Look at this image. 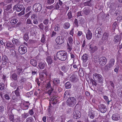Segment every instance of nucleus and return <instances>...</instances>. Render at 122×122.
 <instances>
[{"mask_svg":"<svg viewBox=\"0 0 122 122\" xmlns=\"http://www.w3.org/2000/svg\"><path fill=\"white\" fill-rule=\"evenodd\" d=\"M11 4H10L5 6L4 8V10H5L6 11H8L10 10L11 8Z\"/></svg>","mask_w":122,"mask_h":122,"instance_id":"obj_39","label":"nucleus"},{"mask_svg":"<svg viewBox=\"0 0 122 122\" xmlns=\"http://www.w3.org/2000/svg\"><path fill=\"white\" fill-rule=\"evenodd\" d=\"M115 62V60L113 58L111 59L109 62V64L111 67H112L114 65Z\"/></svg>","mask_w":122,"mask_h":122,"instance_id":"obj_38","label":"nucleus"},{"mask_svg":"<svg viewBox=\"0 0 122 122\" xmlns=\"http://www.w3.org/2000/svg\"><path fill=\"white\" fill-rule=\"evenodd\" d=\"M111 67H112L110 66L109 64H107L105 66L104 69L106 71L108 70Z\"/></svg>","mask_w":122,"mask_h":122,"instance_id":"obj_51","label":"nucleus"},{"mask_svg":"<svg viewBox=\"0 0 122 122\" xmlns=\"http://www.w3.org/2000/svg\"><path fill=\"white\" fill-rule=\"evenodd\" d=\"M76 102V98L73 97H71L67 100L66 101V104L69 106L73 107L74 106Z\"/></svg>","mask_w":122,"mask_h":122,"instance_id":"obj_2","label":"nucleus"},{"mask_svg":"<svg viewBox=\"0 0 122 122\" xmlns=\"http://www.w3.org/2000/svg\"><path fill=\"white\" fill-rule=\"evenodd\" d=\"M88 55L86 53L84 54L82 56L81 58L83 62H86L88 60Z\"/></svg>","mask_w":122,"mask_h":122,"instance_id":"obj_26","label":"nucleus"},{"mask_svg":"<svg viewBox=\"0 0 122 122\" xmlns=\"http://www.w3.org/2000/svg\"><path fill=\"white\" fill-rule=\"evenodd\" d=\"M13 9L17 12H20L22 10H25V8L22 5L17 4L14 6Z\"/></svg>","mask_w":122,"mask_h":122,"instance_id":"obj_5","label":"nucleus"},{"mask_svg":"<svg viewBox=\"0 0 122 122\" xmlns=\"http://www.w3.org/2000/svg\"><path fill=\"white\" fill-rule=\"evenodd\" d=\"M20 90L19 87H18L16 89L15 91V94L16 96V97L17 98V99H20Z\"/></svg>","mask_w":122,"mask_h":122,"instance_id":"obj_21","label":"nucleus"},{"mask_svg":"<svg viewBox=\"0 0 122 122\" xmlns=\"http://www.w3.org/2000/svg\"><path fill=\"white\" fill-rule=\"evenodd\" d=\"M18 51L19 53L21 55L24 54L27 51V47L24 45L20 46L19 47Z\"/></svg>","mask_w":122,"mask_h":122,"instance_id":"obj_7","label":"nucleus"},{"mask_svg":"<svg viewBox=\"0 0 122 122\" xmlns=\"http://www.w3.org/2000/svg\"><path fill=\"white\" fill-rule=\"evenodd\" d=\"M38 26L41 30H44V25L42 23H41L40 25H38Z\"/></svg>","mask_w":122,"mask_h":122,"instance_id":"obj_56","label":"nucleus"},{"mask_svg":"<svg viewBox=\"0 0 122 122\" xmlns=\"http://www.w3.org/2000/svg\"><path fill=\"white\" fill-rule=\"evenodd\" d=\"M56 41L57 44L59 45L62 44L64 43L65 40L63 37L61 36H58L57 37L56 39Z\"/></svg>","mask_w":122,"mask_h":122,"instance_id":"obj_12","label":"nucleus"},{"mask_svg":"<svg viewBox=\"0 0 122 122\" xmlns=\"http://www.w3.org/2000/svg\"><path fill=\"white\" fill-rule=\"evenodd\" d=\"M73 114L74 118L76 119L80 118L81 116V113L79 111H78L74 112Z\"/></svg>","mask_w":122,"mask_h":122,"instance_id":"obj_17","label":"nucleus"},{"mask_svg":"<svg viewBox=\"0 0 122 122\" xmlns=\"http://www.w3.org/2000/svg\"><path fill=\"white\" fill-rule=\"evenodd\" d=\"M26 81V79L23 77H22L21 78L19 82L20 83H24V82Z\"/></svg>","mask_w":122,"mask_h":122,"instance_id":"obj_57","label":"nucleus"},{"mask_svg":"<svg viewBox=\"0 0 122 122\" xmlns=\"http://www.w3.org/2000/svg\"><path fill=\"white\" fill-rule=\"evenodd\" d=\"M45 36L44 34L42 35L41 41V42L44 43L45 42Z\"/></svg>","mask_w":122,"mask_h":122,"instance_id":"obj_60","label":"nucleus"},{"mask_svg":"<svg viewBox=\"0 0 122 122\" xmlns=\"http://www.w3.org/2000/svg\"><path fill=\"white\" fill-rule=\"evenodd\" d=\"M70 26V24L68 22L65 23L63 25L64 28L66 29H67L69 28Z\"/></svg>","mask_w":122,"mask_h":122,"instance_id":"obj_40","label":"nucleus"},{"mask_svg":"<svg viewBox=\"0 0 122 122\" xmlns=\"http://www.w3.org/2000/svg\"><path fill=\"white\" fill-rule=\"evenodd\" d=\"M60 29V25L59 24H57L55 25L54 29L55 31H58Z\"/></svg>","mask_w":122,"mask_h":122,"instance_id":"obj_48","label":"nucleus"},{"mask_svg":"<svg viewBox=\"0 0 122 122\" xmlns=\"http://www.w3.org/2000/svg\"><path fill=\"white\" fill-rule=\"evenodd\" d=\"M78 80L77 76L75 74L72 75L70 78V80L71 82H76Z\"/></svg>","mask_w":122,"mask_h":122,"instance_id":"obj_14","label":"nucleus"},{"mask_svg":"<svg viewBox=\"0 0 122 122\" xmlns=\"http://www.w3.org/2000/svg\"><path fill=\"white\" fill-rule=\"evenodd\" d=\"M69 94L70 93L66 91L64 95V99H66L68 98H69L70 96Z\"/></svg>","mask_w":122,"mask_h":122,"instance_id":"obj_34","label":"nucleus"},{"mask_svg":"<svg viewBox=\"0 0 122 122\" xmlns=\"http://www.w3.org/2000/svg\"><path fill=\"white\" fill-rule=\"evenodd\" d=\"M22 70L21 67L20 66H18L16 67V69L15 71H16L18 75H20V73L21 74L22 73Z\"/></svg>","mask_w":122,"mask_h":122,"instance_id":"obj_25","label":"nucleus"},{"mask_svg":"<svg viewBox=\"0 0 122 122\" xmlns=\"http://www.w3.org/2000/svg\"><path fill=\"white\" fill-rule=\"evenodd\" d=\"M115 68L114 69V71L116 72L117 74L118 73V71L119 69V66L118 65L115 66Z\"/></svg>","mask_w":122,"mask_h":122,"instance_id":"obj_54","label":"nucleus"},{"mask_svg":"<svg viewBox=\"0 0 122 122\" xmlns=\"http://www.w3.org/2000/svg\"><path fill=\"white\" fill-rule=\"evenodd\" d=\"M68 40L69 43L67 42V49L69 50L68 51L70 52L72 49V46L73 40L71 36L70 37L68 38Z\"/></svg>","mask_w":122,"mask_h":122,"instance_id":"obj_8","label":"nucleus"},{"mask_svg":"<svg viewBox=\"0 0 122 122\" xmlns=\"http://www.w3.org/2000/svg\"><path fill=\"white\" fill-rule=\"evenodd\" d=\"M92 0H90L84 3L83 4L84 6H92V4L91 3V1Z\"/></svg>","mask_w":122,"mask_h":122,"instance_id":"obj_37","label":"nucleus"},{"mask_svg":"<svg viewBox=\"0 0 122 122\" xmlns=\"http://www.w3.org/2000/svg\"><path fill=\"white\" fill-rule=\"evenodd\" d=\"M93 79L97 81V82L101 84L103 82V79L101 75L95 73L93 74Z\"/></svg>","mask_w":122,"mask_h":122,"instance_id":"obj_3","label":"nucleus"},{"mask_svg":"<svg viewBox=\"0 0 122 122\" xmlns=\"http://www.w3.org/2000/svg\"><path fill=\"white\" fill-rule=\"evenodd\" d=\"M69 12L67 14V15L68 16V19H71L72 17V13L71 11L70 10L68 11Z\"/></svg>","mask_w":122,"mask_h":122,"instance_id":"obj_42","label":"nucleus"},{"mask_svg":"<svg viewBox=\"0 0 122 122\" xmlns=\"http://www.w3.org/2000/svg\"><path fill=\"white\" fill-rule=\"evenodd\" d=\"M17 21L18 20L16 19H13L11 20L10 23L12 25H13L16 24Z\"/></svg>","mask_w":122,"mask_h":122,"instance_id":"obj_41","label":"nucleus"},{"mask_svg":"<svg viewBox=\"0 0 122 122\" xmlns=\"http://www.w3.org/2000/svg\"><path fill=\"white\" fill-rule=\"evenodd\" d=\"M79 74L81 77H83L84 75V72L82 69H80L79 70Z\"/></svg>","mask_w":122,"mask_h":122,"instance_id":"obj_49","label":"nucleus"},{"mask_svg":"<svg viewBox=\"0 0 122 122\" xmlns=\"http://www.w3.org/2000/svg\"><path fill=\"white\" fill-rule=\"evenodd\" d=\"M117 22L115 21L112 25V30L114 32L115 29H117L118 28V25H117Z\"/></svg>","mask_w":122,"mask_h":122,"instance_id":"obj_29","label":"nucleus"},{"mask_svg":"<svg viewBox=\"0 0 122 122\" xmlns=\"http://www.w3.org/2000/svg\"><path fill=\"white\" fill-rule=\"evenodd\" d=\"M116 3V2L114 0L110 1L108 5H110V8L111 9L114 11L116 9L117 6V5Z\"/></svg>","mask_w":122,"mask_h":122,"instance_id":"obj_10","label":"nucleus"},{"mask_svg":"<svg viewBox=\"0 0 122 122\" xmlns=\"http://www.w3.org/2000/svg\"><path fill=\"white\" fill-rule=\"evenodd\" d=\"M89 46L90 47V52L92 53L95 52L98 49L97 47L93 43H90L89 44Z\"/></svg>","mask_w":122,"mask_h":122,"instance_id":"obj_9","label":"nucleus"},{"mask_svg":"<svg viewBox=\"0 0 122 122\" xmlns=\"http://www.w3.org/2000/svg\"><path fill=\"white\" fill-rule=\"evenodd\" d=\"M99 110L102 113H105L107 111L106 106L103 104H100L98 106Z\"/></svg>","mask_w":122,"mask_h":122,"instance_id":"obj_15","label":"nucleus"},{"mask_svg":"<svg viewBox=\"0 0 122 122\" xmlns=\"http://www.w3.org/2000/svg\"><path fill=\"white\" fill-rule=\"evenodd\" d=\"M118 95L120 97H122V90L121 88H119L117 90V92Z\"/></svg>","mask_w":122,"mask_h":122,"instance_id":"obj_46","label":"nucleus"},{"mask_svg":"<svg viewBox=\"0 0 122 122\" xmlns=\"http://www.w3.org/2000/svg\"><path fill=\"white\" fill-rule=\"evenodd\" d=\"M46 60L48 64L49 65V67H50V68L51 67V64L53 62L52 59L51 57L49 56L47 57Z\"/></svg>","mask_w":122,"mask_h":122,"instance_id":"obj_27","label":"nucleus"},{"mask_svg":"<svg viewBox=\"0 0 122 122\" xmlns=\"http://www.w3.org/2000/svg\"><path fill=\"white\" fill-rule=\"evenodd\" d=\"M90 81L92 82V85H94L95 86L97 85V83L96 82L97 81H96L94 79L93 80V79H91Z\"/></svg>","mask_w":122,"mask_h":122,"instance_id":"obj_50","label":"nucleus"},{"mask_svg":"<svg viewBox=\"0 0 122 122\" xmlns=\"http://www.w3.org/2000/svg\"><path fill=\"white\" fill-rule=\"evenodd\" d=\"M30 64L36 67L37 66V61L33 59H32L30 60Z\"/></svg>","mask_w":122,"mask_h":122,"instance_id":"obj_31","label":"nucleus"},{"mask_svg":"<svg viewBox=\"0 0 122 122\" xmlns=\"http://www.w3.org/2000/svg\"><path fill=\"white\" fill-rule=\"evenodd\" d=\"M53 82L54 84L55 85H57L60 83V80L58 79L57 78H55L54 79Z\"/></svg>","mask_w":122,"mask_h":122,"instance_id":"obj_43","label":"nucleus"},{"mask_svg":"<svg viewBox=\"0 0 122 122\" xmlns=\"http://www.w3.org/2000/svg\"><path fill=\"white\" fill-rule=\"evenodd\" d=\"M5 88V85L2 83H0V90H2Z\"/></svg>","mask_w":122,"mask_h":122,"instance_id":"obj_53","label":"nucleus"},{"mask_svg":"<svg viewBox=\"0 0 122 122\" xmlns=\"http://www.w3.org/2000/svg\"><path fill=\"white\" fill-rule=\"evenodd\" d=\"M112 119L114 121H118L120 119V117L118 114H114L113 115L112 117Z\"/></svg>","mask_w":122,"mask_h":122,"instance_id":"obj_22","label":"nucleus"},{"mask_svg":"<svg viewBox=\"0 0 122 122\" xmlns=\"http://www.w3.org/2000/svg\"><path fill=\"white\" fill-rule=\"evenodd\" d=\"M56 56L57 58L60 60L65 61L67 58V53L64 51H60L57 52Z\"/></svg>","mask_w":122,"mask_h":122,"instance_id":"obj_1","label":"nucleus"},{"mask_svg":"<svg viewBox=\"0 0 122 122\" xmlns=\"http://www.w3.org/2000/svg\"><path fill=\"white\" fill-rule=\"evenodd\" d=\"M9 118L12 121L14 122V116L13 115H10L9 116Z\"/></svg>","mask_w":122,"mask_h":122,"instance_id":"obj_64","label":"nucleus"},{"mask_svg":"<svg viewBox=\"0 0 122 122\" xmlns=\"http://www.w3.org/2000/svg\"><path fill=\"white\" fill-rule=\"evenodd\" d=\"M37 17V15L35 14H32L31 16V18L32 19H35Z\"/></svg>","mask_w":122,"mask_h":122,"instance_id":"obj_58","label":"nucleus"},{"mask_svg":"<svg viewBox=\"0 0 122 122\" xmlns=\"http://www.w3.org/2000/svg\"><path fill=\"white\" fill-rule=\"evenodd\" d=\"M11 55L13 57L15 56L16 55L15 51L14 50H11Z\"/></svg>","mask_w":122,"mask_h":122,"instance_id":"obj_62","label":"nucleus"},{"mask_svg":"<svg viewBox=\"0 0 122 122\" xmlns=\"http://www.w3.org/2000/svg\"><path fill=\"white\" fill-rule=\"evenodd\" d=\"M81 25H83L85 23V20L83 19H81L79 21Z\"/></svg>","mask_w":122,"mask_h":122,"instance_id":"obj_59","label":"nucleus"},{"mask_svg":"<svg viewBox=\"0 0 122 122\" xmlns=\"http://www.w3.org/2000/svg\"><path fill=\"white\" fill-rule=\"evenodd\" d=\"M65 88L66 89L70 88L71 86V83L69 81L66 82L65 84Z\"/></svg>","mask_w":122,"mask_h":122,"instance_id":"obj_33","label":"nucleus"},{"mask_svg":"<svg viewBox=\"0 0 122 122\" xmlns=\"http://www.w3.org/2000/svg\"><path fill=\"white\" fill-rule=\"evenodd\" d=\"M42 9L41 5L39 3H36L33 6V9L36 12H40Z\"/></svg>","mask_w":122,"mask_h":122,"instance_id":"obj_4","label":"nucleus"},{"mask_svg":"<svg viewBox=\"0 0 122 122\" xmlns=\"http://www.w3.org/2000/svg\"><path fill=\"white\" fill-rule=\"evenodd\" d=\"M103 31L100 27L97 28L95 31V36L97 38H101L103 34Z\"/></svg>","mask_w":122,"mask_h":122,"instance_id":"obj_6","label":"nucleus"},{"mask_svg":"<svg viewBox=\"0 0 122 122\" xmlns=\"http://www.w3.org/2000/svg\"><path fill=\"white\" fill-rule=\"evenodd\" d=\"M46 63L44 62H40L38 64V66L40 70L44 69Z\"/></svg>","mask_w":122,"mask_h":122,"instance_id":"obj_24","label":"nucleus"},{"mask_svg":"<svg viewBox=\"0 0 122 122\" xmlns=\"http://www.w3.org/2000/svg\"><path fill=\"white\" fill-rule=\"evenodd\" d=\"M17 85V83L15 82H13L10 83V86H11L13 87Z\"/></svg>","mask_w":122,"mask_h":122,"instance_id":"obj_61","label":"nucleus"},{"mask_svg":"<svg viewBox=\"0 0 122 122\" xmlns=\"http://www.w3.org/2000/svg\"><path fill=\"white\" fill-rule=\"evenodd\" d=\"M99 64L102 66L105 65L107 62V59L104 56L101 57L99 60Z\"/></svg>","mask_w":122,"mask_h":122,"instance_id":"obj_11","label":"nucleus"},{"mask_svg":"<svg viewBox=\"0 0 122 122\" xmlns=\"http://www.w3.org/2000/svg\"><path fill=\"white\" fill-rule=\"evenodd\" d=\"M122 39V33H121L119 35L115 36L113 41L115 43H116L118 42H120Z\"/></svg>","mask_w":122,"mask_h":122,"instance_id":"obj_13","label":"nucleus"},{"mask_svg":"<svg viewBox=\"0 0 122 122\" xmlns=\"http://www.w3.org/2000/svg\"><path fill=\"white\" fill-rule=\"evenodd\" d=\"M84 13L86 15H88L90 13V11L88 9H84L83 10Z\"/></svg>","mask_w":122,"mask_h":122,"instance_id":"obj_47","label":"nucleus"},{"mask_svg":"<svg viewBox=\"0 0 122 122\" xmlns=\"http://www.w3.org/2000/svg\"><path fill=\"white\" fill-rule=\"evenodd\" d=\"M46 88L47 89L50 88L47 92V93L49 95H50L53 90V89L51 88L50 82H49L47 84L46 86Z\"/></svg>","mask_w":122,"mask_h":122,"instance_id":"obj_18","label":"nucleus"},{"mask_svg":"<svg viewBox=\"0 0 122 122\" xmlns=\"http://www.w3.org/2000/svg\"><path fill=\"white\" fill-rule=\"evenodd\" d=\"M34 119L32 117H30L27 118L26 120V122H33Z\"/></svg>","mask_w":122,"mask_h":122,"instance_id":"obj_45","label":"nucleus"},{"mask_svg":"<svg viewBox=\"0 0 122 122\" xmlns=\"http://www.w3.org/2000/svg\"><path fill=\"white\" fill-rule=\"evenodd\" d=\"M61 70L64 72H66L68 70V69L66 66H63L61 67Z\"/></svg>","mask_w":122,"mask_h":122,"instance_id":"obj_32","label":"nucleus"},{"mask_svg":"<svg viewBox=\"0 0 122 122\" xmlns=\"http://www.w3.org/2000/svg\"><path fill=\"white\" fill-rule=\"evenodd\" d=\"M51 8L56 10L59 9L60 8V6L58 5V3L55 5H51Z\"/></svg>","mask_w":122,"mask_h":122,"instance_id":"obj_35","label":"nucleus"},{"mask_svg":"<svg viewBox=\"0 0 122 122\" xmlns=\"http://www.w3.org/2000/svg\"><path fill=\"white\" fill-rule=\"evenodd\" d=\"M51 94L50 95V96L51 98V103L53 104H55L57 103V97L56 96H51Z\"/></svg>","mask_w":122,"mask_h":122,"instance_id":"obj_19","label":"nucleus"},{"mask_svg":"<svg viewBox=\"0 0 122 122\" xmlns=\"http://www.w3.org/2000/svg\"><path fill=\"white\" fill-rule=\"evenodd\" d=\"M70 56L71 59H72V60L74 61L76 57L74 54H73L72 53H70Z\"/></svg>","mask_w":122,"mask_h":122,"instance_id":"obj_52","label":"nucleus"},{"mask_svg":"<svg viewBox=\"0 0 122 122\" xmlns=\"http://www.w3.org/2000/svg\"><path fill=\"white\" fill-rule=\"evenodd\" d=\"M22 115L23 118H25L29 115V114L28 113H25Z\"/></svg>","mask_w":122,"mask_h":122,"instance_id":"obj_63","label":"nucleus"},{"mask_svg":"<svg viewBox=\"0 0 122 122\" xmlns=\"http://www.w3.org/2000/svg\"><path fill=\"white\" fill-rule=\"evenodd\" d=\"M2 65H6V64L8 63V60L7 57L5 55H4L2 56Z\"/></svg>","mask_w":122,"mask_h":122,"instance_id":"obj_16","label":"nucleus"},{"mask_svg":"<svg viewBox=\"0 0 122 122\" xmlns=\"http://www.w3.org/2000/svg\"><path fill=\"white\" fill-rule=\"evenodd\" d=\"M5 45L8 48H10L13 47L14 46V45L12 43L9 41L6 42V43H4V45Z\"/></svg>","mask_w":122,"mask_h":122,"instance_id":"obj_28","label":"nucleus"},{"mask_svg":"<svg viewBox=\"0 0 122 122\" xmlns=\"http://www.w3.org/2000/svg\"><path fill=\"white\" fill-rule=\"evenodd\" d=\"M17 76L16 73L12 74L11 76V78L15 81H16L17 79Z\"/></svg>","mask_w":122,"mask_h":122,"instance_id":"obj_36","label":"nucleus"},{"mask_svg":"<svg viewBox=\"0 0 122 122\" xmlns=\"http://www.w3.org/2000/svg\"><path fill=\"white\" fill-rule=\"evenodd\" d=\"M26 23L27 24H31L32 25H33V24L31 20L29 19H28L27 20ZM33 25L35 27L37 28V25Z\"/></svg>","mask_w":122,"mask_h":122,"instance_id":"obj_44","label":"nucleus"},{"mask_svg":"<svg viewBox=\"0 0 122 122\" xmlns=\"http://www.w3.org/2000/svg\"><path fill=\"white\" fill-rule=\"evenodd\" d=\"M87 31V32L86 34V38L88 40H90L92 37V33L89 30H88Z\"/></svg>","mask_w":122,"mask_h":122,"instance_id":"obj_23","label":"nucleus"},{"mask_svg":"<svg viewBox=\"0 0 122 122\" xmlns=\"http://www.w3.org/2000/svg\"><path fill=\"white\" fill-rule=\"evenodd\" d=\"M55 1V0H48L47 1V4L51 5L53 4Z\"/></svg>","mask_w":122,"mask_h":122,"instance_id":"obj_55","label":"nucleus"},{"mask_svg":"<svg viewBox=\"0 0 122 122\" xmlns=\"http://www.w3.org/2000/svg\"><path fill=\"white\" fill-rule=\"evenodd\" d=\"M108 38V34L106 32H105L103 33L101 40L102 41V42H103L104 41H107Z\"/></svg>","mask_w":122,"mask_h":122,"instance_id":"obj_20","label":"nucleus"},{"mask_svg":"<svg viewBox=\"0 0 122 122\" xmlns=\"http://www.w3.org/2000/svg\"><path fill=\"white\" fill-rule=\"evenodd\" d=\"M96 111H94L93 110L90 111L89 113L88 116L91 118L93 119L94 117L95 113Z\"/></svg>","mask_w":122,"mask_h":122,"instance_id":"obj_30","label":"nucleus"}]
</instances>
